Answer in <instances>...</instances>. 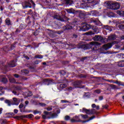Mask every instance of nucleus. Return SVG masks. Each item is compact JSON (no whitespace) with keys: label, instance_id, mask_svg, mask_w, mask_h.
<instances>
[{"label":"nucleus","instance_id":"53","mask_svg":"<svg viewBox=\"0 0 124 124\" xmlns=\"http://www.w3.org/2000/svg\"><path fill=\"white\" fill-rule=\"evenodd\" d=\"M91 15H93V11H91Z\"/></svg>","mask_w":124,"mask_h":124},{"label":"nucleus","instance_id":"38","mask_svg":"<svg viewBox=\"0 0 124 124\" xmlns=\"http://www.w3.org/2000/svg\"><path fill=\"white\" fill-rule=\"evenodd\" d=\"M117 85H119V86H124V84L122 83V82H119L118 83H117Z\"/></svg>","mask_w":124,"mask_h":124},{"label":"nucleus","instance_id":"50","mask_svg":"<svg viewBox=\"0 0 124 124\" xmlns=\"http://www.w3.org/2000/svg\"><path fill=\"white\" fill-rule=\"evenodd\" d=\"M96 109H97V110H98V109H99V106H97L95 107Z\"/></svg>","mask_w":124,"mask_h":124},{"label":"nucleus","instance_id":"30","mask_svg":"<svg viewBox=\"0 0 124 124\" xmlns=\"http://www.w3.org/2000/svg\"><path fill=\"white\" fill-rule=\"evenodd\" d=\"M54 112H56L57 114H60L61 110L59 108H56L55 109Z\"/></svg>","mask_w":124,"mask_h":124},{"label":"nucleus","instance_id":"26","mask_svg":"<svg viewBox=\"0 0 124 124\" xmlns=\"http://www.w3.org/2000/svg\"><path fill=\"white\" fill-rule=\"evenodd\" d=\"M120 30H124V25L121 24L118 26Z\"/></svg>","mask_w":124,"mask_h":124},{"label":"nucleus","instance_id":"54","mask_svg":"<svg viewBox=\"0 0 124 124\" xmlns=\"http://www.w3.org/2000/svg\"><path fill=\"white\" fill-rule=\"evenodd\" d=\"M110 47H108V48H105V47H104V49H105V50H108V49H110Z\"/></svg>","mask_w":124,"mask_h":124},{"label":"nucleus","instance_id":"44","mask_svg":"<svg viewBox=\"0 0 124 124\" xmlns=\"http://www.w3.org/2000/svg\"><path fill=\"white\" fill-rule=\"evenodd\" d=\"M14 113H15V114H17V113H18V110L15 109H14Z\"/></svg>","mask_w":124,"mask_h":124},{"label":"nucleus","instance_id":"5","mask_svg":"<svg viewBox=\"0 0 124 124\" xmlns=\"http://www.w3.org/2000/svg\"><path fill=\"white\" fill-rule=\"evenodd\" d=\"M103 39L102 37L99 35H95L93 38V40L94 41H101Z\"/></svg>","mask_w":124,"mask_h":124},{"label":"nucleus","instance_id":"59","mask_svg":"<svg viewBox=\"0 0 124 124\" xmlns=\"http://www.w3.org/2000/svg\"><path fill=\"white\" fill-rule=\"evenodd\" d=\"M93 30L95 32H96V31H97L96 29H94Z\"/></svg>","mask_w":124,"mask_h":124},{"label":"nucleus","instance_id":"22","mask_svg":"<svg viewBox=\"0 0 124 124\" xmlns=\"http://www.w3.org/2000/svg\"><path fill=\"white\" fill-rule=\"evenodd\" d=\"M67 85L66 84H60V87L61 88V89H64V88H66Z\"/></svg>","mask_w":124,"mask_h":124},{"label":"nucleus","instance_id":"35","mask_svg":"<svg viewBox=\"0 0 124 124\" xmlns=\"http://www.w3.org/2000/svg\"><path fill=\"white\" fill-rule=\"evenodd\" d=\"M79 47H88V45L82 44L81 45H79Z\"/></svg>","mask_w":124,"mask_h":124},{"label":"nucleus","instance_id":"25","mask_svg":"<svg viewBox=\"0 0 124 124\" xmlns=\"http://www.w3.org/2000/svg\"><path fill=\"white\" fill-rule=\"evenodd\" d=\"M66 4H71L72 0H65Z\"/></svg>","mask_w":124,"mask_h":124},{"label":"nucleus","instance_id":"34","mask_svg":"<svg viewBox=\"0 0 124 124\" xmlns=\"http://www.w3.org/2000/svg\"><path fill=\"white\" fill-rule=\"evenodd\" d=\"M31 95H32V93L29 92L27 93V96H31Z\"/></svg>","mask_w":124,"mask_h":124},{"label":"nucleus","instance_id":"51","mask_svg":"<svg viewBox=\"0 0 124 124\" xmlns=\"http://www.w3.org/2000/svg\"><path fill=\"white\" fill-rule=\"evenodd\" d=\"M35 119H36L37 120H39V119H40V117H35Z\"/></svg>","mask_w":124,"mask_h":124},{"label":"nucleus","instance_id":"9","mask_svg":"<svg viewBox=\"0 0 124 124\" xmlns=\"http://www.w3.org/2000/svg\"><path fill=\"white\" fill-rule=\"evenodd\" d=\"M9 66L10 67H15L16 66V61H12L11 63L9 64Z\"/></svg>","mask_w":124,"mask_h":124},{"label":"nucleus","instance_id":"17","mask_svg":"<svg viewBox=\"0 0 124 124\" xmlns=\"http://www.w3.org/2000/svg\"><path fill=\"white\" fill-rule=\"evenodd\" d=\"M108 40H114V39H115V35H112L111 36H108Z\"/></svg>","mask_w":124,"mask_h":124},{"label":"nucleus","instance_id":"7","mask_svg":"<svg viewBox=\"0 0 124 124\" xmlns=\"http://www.w3.org/2000/svg\"><path fill=\"white\" fill-rule=\"evenodd\" d=\"M117 42L115 41L104 45L103 47H112L114 44H116Z\"/></svg>","mask_w":124,"mask_h":124},{"label":"nucleus","instance_id":"61","mask_svg":"<svg viewBox=\"0 0 124 124\" xmlns=\"http://www.w3.org/2000/svg\"><path fill=\"white\" fill-rule=\"evenodd\" d=\"M118 82H119V81H116V82H114V83H115V84H118Z\"/></svg>","mask_w":124,"mask_h":124},{"label":"nucleus","instance_id":"55","mask_svg":"<svg viewBox=\"0 0 124 124\" xmlns=\"http://www.w3.org/2000/svg\"><path fill=\"white\" fill-rule=\"evenodd\" d=\"M6 2H9L10 1V0H5Z\"/></svg>","mask_w":124,"mask_h":124},{"label":"nucleus","instance_id":"27","mask_svg":"<svg viewBox=\"0 0 124 124\" xmlns=\"http://www.w3.org/2000/svg\"><path fill=\"white\" fill-rule=\"evenodd\" d=\"M35 58L36 59H42V58H43V56L39 55H37L35 56Z\"/></svg>","mask_w":124,"mask_h":124},{"label":"nucleus","instance_id":"57","mask_svg":"<svg viewBox=\"0 0 124 124\" xmlns=\"http://www.w3.org/2000/svg\"><path fill=\"white\" fill-rule=\"evenodd\" d=\"M45 82H48V81H49V80H48V79H45Z\"/></svg>","mask_w":124,"mask_h":124},{"label":"nucleus","instance_id":"18","mask_svg":"<svg viewBox=\"0 0 124 124\" xmlns=\"http://www.w3.org/2000/svg\"><path fill=\"white\" fill-rule=\"evenodd\" d=\"M65 29L67 31H68L69 30H72V29H73V28L72 27V26L68 25V26H65Z\"/></svg>","mask_w":124,"mask_h":124},{"label":"nucleus","instance_id":"15","mask_svg":"<svg viewBox=\"0 0 124 124\" xmlns=\"http://www.w3.org/2000/svg\"><path fill=\"white\" fill-rule=\"evenodd\" d=\"M5 22L8 26L11 25V21H10V19L9 18H7L5 20Z\"/></svg>","mask_w":124,"mask_h":124},{"label":"nucleus","instance_id":"14","mask_svg":"<svg viewBox=\"0 0 124 124\" xmlns=\"http://www.w3.org/2000/svg\"><path fill=\"white\" fill-rule=\"evenodd\" d=\"M5 103L8 105V106H11V100H5Z\"/></svg>","mask_w":124,"mask_h":124},{"label":"nucleus","instance_id":"3","mask_svg":"<svg viewBox=\"0 0 124 124\" xmlns=\"http://www.w3.org/2000/svg\"><path fill=\"white\" fill-rule=\"evenodd\" d=\"M80 112H82V113H86L88 115L95 114V110L94 109H92L91 110L87 109L85 108H83L82 109H80Z\"/></svg>","mask_w":124,"mask_h":124},{"label":"nucleus","instance_id":"2","mask_svg":"<svg viewBox=\"0 0 124 124\" xmlns=\"http://www.w3.org/2000/svg\"><path fill=\"white\" fill-rule=\"evenodd\" d=\"M31 5L35 6V4L32 0H29L22 3L23 8H31Z\"/></svg>","mask_w":124,"mask_h":124},{"label":"nucleus","instance_id":"39","mask_svg":"<svg viewBox=\"0 0 124 124\" xmlns=\"http://www.w3.org/2000/svg\"><path fill=\"white\" fill-rule=\"evenodd\" d=\"M40 105L41 106H43L44 107L46 106V104H45V103H40Z\"/></svg>","mask_w":124,"mask_h":124},{"label":"nucleus","instance_id":"10","mask_svg":"<svg viewBox=\"0 0 124 124\" xmlns=\"http://www.w3.org/2000/svg\"><path fill=\"white\" fill-rule=\"evenodd\" d=\"M53 18L54 19H57V20H60L61 21H62V22H64V19H62V17L60 16L55 15L54 16Z\"/></svg>","mask_w":124,"mask_h":124},{"label":"nucleus","instance_id":"20","mask_svg":"<svg viewBox=\"0 0 124 124\" xmlns=\"http://www.w3.org/2000/svg\"><path fill=\"white\" fill-rule=\"evenodd\" d=\"M117 13L118 14V15H122V14H123V16H124V11H117Z\"/></svg>","mask_w":124,"mask_h":124},{"label":"nucleus","instance_id":"58","mask_svg":"<svg viewBox=\"0 0 124 124\" xmlns=\"http://www.w3.org/2000/svg\"><path fill=\"white\" fill-rule=\"evenodd\" d=\"M122 51H124V47H122L121 48Z\"/></svg>","mask_w":124,"mask_h":124},{"label":"nucleus","instance_id":"12","mask_svg":"<svg viewBox=\"0 0 124 124\" xmlns=\"http://www.w3.org/2000/svg\"><path fill=\"white\" fill-rule=\"evenodd\" d=\"M94 118H95V116H93L91 117L89 120H85V121H81V122L83 124H84V123H88V122H90V121H92V120H93V119H94Z\"/></svg>","mask_w":124,"mask_h":124},{"label":"nucleus","instance_id":"16","mask_svg":"<svg viewBox=\"0 0 124 124\" xmlns=\"http://www.w3.org/2000/svg\"><path fill=\"white\" fill-rule=\"evenodd\" d=\"M119 66H120L121 67H124V61H120L119 62Z\"/></svg>","mask_w":124,"mask_h":124},{"label":"nucleus","instance_id":"31","mask_svg":"<svg viewBox=\"0 0 124 124\" xmlns=\"http://www.w3.org/2000/svg\"><path fill=\"white\" fill-rule=\"evenodd\" d=\"M46 109L47 111H52V110L53 109V108H52V107H48L46 108Z\"/></svg>","mask_w":124,"mask_h":124},{"label":"nucleus","instance_id":"1","mask_svg":"<svg viewBox=\"0 0 124 124\" xmlns=\"http://www.w3.org/2000/svg\"><path fill=\"white\" fill-rule=\"evenodd\" d=\"M108 8L112 9L113 10H117L120 8V4L118 2H114L113 1H108L105 3Z\"/></svg>","mask_w":124,"mask_h":124},{"label":"nucleus","instance_id":"41","mask_svg":"<svg viewBox=\"0 0 124 124\" xmlns=\"http://www.w3.org/2000/svg\"><path fill=\"white\" fill-rule=\"evenodd\" d=\"M60 73L61 74H62V75H64V74H65V72H64V71H62Z\"/></svg>","mask_w":124,"mask_h":124},{"label":"nucleus","instance_id":"37","mask_svg":"<svg viewBox=\"0 0 124 124\" xmlns=\"http://www.w3.org/2000/svg\"><path fill=\"white\" fill-rule=\"evenodd\" d=\"M13 93H14L15 95H19V93H17L16 91H13Z\"/></svg>","mask_w":124,"mask_h":124},{"label":"nucleus","instance_id":"49","mask_svg":"<svg viewBox=\"0 0 124 124\" xmlns=\"http://www.w3.org/2000/svg\"><path fill=\"white\" fill-rule=\"evenodd\" d=\"M1 113H2V108H0V114H1Z\"/></svg>","mask_w":124,"mask_h":124},{"label":"nucleus","instance_id":"43","mask_svg":"<svg viewBox=\"0 0 124 124\" xmlns=\"http://www.w3.org/2000/svg\"><path fill=\"white\" fill-rule=\"evenodd\" d=\"M84 2H89V1H91V0H83Z\"/></svg>","mask_w":124,"mask_h":124},{"label":"nucleus","instance_id":"29","mask_svg":"<svg viewBox=\"0 0 124 124\" xmlns=\"http://www.w3.org/2000/svg\"><path fill=\"white\" fill-rule=\"evenodd\" d=\"M2 82H3V83H7V79L5 78H3L2 79Z\"/></svg>","mask_w":124,"mask_h":124},{"label":"nucleus","instance_id":"56","mask_svg":"<svg viewBox=\"0 0 124 124\" xmlns=\"http://www.w3.org/2000/svg\"><path fill=\"white\" fill-rule=\"evenodd\" d=\"M61 102L62 103H64V100H61Z\"/></svg>","mask_w":124,"mask_h":124},{"label":"nucleus","instance_id":"32","mask_svg":"<svg viewBox=\"0 0 124 124\" xmlns=\"http://www.w3.org/2000/svg\"><path fill=\"white\" fill-rule=\"evenodd\" d=\"M27 116L30 119H31V118H33V115H32V114L27 115Z\"/></svg>","mask_w":124,"mask_h":124},{"label":"nucleus","instance_id":"8","mask_svg":"<svg viewBox=\"0 0 124 124\" xmlns=\"http://www.w3.org/2000/svg\"><path fill=\"white\" fill-rule=\"evenodd\" d=\"M89 44L92 46H99L101 45L100 43L97 42H91L89 43Z\"/></svg>","mask_w":124,"mask_h":124},{"label":"nucleus","instance_id":"19","mask_svg":"<svg viewBox=\"0 0 124 124\" xmlns=\"http://www.w3.org/2000/svg\"><path fill=\"white\" fill-rule=\"evenodd\" d=\"M9 79L11 83H15L16 82V81L15 80V79L13 78H9Z\"/></svg>","mask_w":124,"mask_h":124},{"label":"nucleus","instance_id":"40","mask_svg":"<svg viewBox=\"0 0 124 124\" xmlns=\"http://www.w3.org/2000/svg\"><path fill=\"white\" fill-rule=\"evenodd\" d=\"M95 93H100V90H95Z\"/></svg>","mask_w":124,"mask_h":124},{"label":"nucleus","instance_id":"6","mask_svg":"<svg viewBox=\"0 0 124 124\" xmlns=\"http://www.w3.org/2000/svg\"><path fill=\"white\" fill-rule=\"evenodd\" d=\"M13 105H19V104L20 103L19 99H18L15 97H14L13 98Z\"/></svg>","mask_w":124,"mask_h":124},{"label":"nucleus","instance_id":"63","mask_svg":"<svg viewBox=\"0 0 124 124\" xmlns=\"http://www.w3.org/2000/svg\"><path fill=\"white\" fill-rule=\"evenodd\" d=\"M1 24V19H0V25Z\"/></svg>","mask_w":124,"mask_h":124},{"label":"nucleus","instance_id":"21","mask_svg":"<svg viewBox=\"0 0 124 124\" xmlns=\"http://www.w3.org/2000/svg\"><path fill=\"white\" fill-rule=\"evenodd\" d=\"M68 13H74V10L73 9H69L67 10Z\"/></svg>","mask_w":124,"mask_h":124},{"label":"nucleus","instance_id":"62","mask_svg":"<svg viewBox=\"0 0 124 124\" xmlns=\"http://www.w3.org/2000/svg\"><path fill=\"white\" fill-rule=\"evenodd\" d=\"M34 114H38V112H34Z\"/></svg>","mask_w":124,"mask_h":124},{"label":"nucleus","instance_id":"45","mask_svg":"<svg viewBox=\"0 0 124 124\" xmlns=\"http://www.w3.org/2000/svg\"><path fill=\"white\" fill-rule=\"evenodd\" d=\"M103 99V97L102 96H100L99 97V100H102Z\"/></svg>","mask_w":124,"mask_h":124},{"label":"nucleus","instance_id":"33","mask_svg":"<svg viewBox=\"0 0 124 124\" xmlns=\"http://www.w3.org/2000/svg\"><path fill=\"white\" fill-rule=\"evenodd\" d=\"M65 121H69V120H70V117L69 116H66L65 117Z\"/></svg>","mask_w":124,"mask_h":124},{"label":"nucleus","instance_id":"47","mask_svg":"<svg viewBox=\"0 0 124 124\" xmlns=\"http://www.w3.org/2000/svg\"><path fill=\"white\" fill-rule=\"evenodd\" d=\"M25 104L27 106L29 104V101H26L25 102Z\"/></svg>","mask_w":124,"mask_h":124},{"label":"nucleus","instance_id":"42","mask_svg":"<svg viewBox=\"0 0 124 124\" xmlns=\"http://www.w3.org/2000/svg\"><path fill=\"white\" fill-rule=\"evenodd\" d=\"M92 108H95L96 107V105H95L94 104H93L92 105Z\"/></svg>","mask_w":124,"mask_h":124},{"label":"nucleus","instance_id":"36","mask_svg":"<svg viewBox=\"0 0 124 124\" xmlns=\"http://www.w3.org/2000/svg\"><path fill=\"white\" fill-rule=\"evenodd\" d=\"M24 107V105L23 104H20L19 106V108L22 109Z\"/></svg>","mask_w":124,"mask_h":124},{"label":"nucleus","instance_id":"48","mask_svg":"<svg viewBox=\"0 0 124 124\" xmlns=\"http://www.w3.org/2000/svg\"><path fill=\"white\" fill-rule=\"evenodd\" d=\"M72 90H73V88L71 87H70L68 88L69 91H72Z\"/></svg>","mask_w":124,"mask_h":124},{"label":"nucleus","instance_id":"24","mask_svg":"<svg viewBox=\"0 0 124 124\" xmlns=\"http://www.w3.org/2000/svg\"><path fill=\"white\" fill-rule=\"evenodd\" d=\"M81 116L84 120H86V119H88L89 118V116H88V115H83L81 114Z\"/></svg>","mask_w":124,"mask_h":124},{"label":"nucleus","instance_id":"4","mask_svg":"<svg viewBox=\"0 0 124 124\" xmlns=\"http://www.w3.org/2000/svg\"><path fill=\"white\" fill-rule=\"evenodd\" d=\"M92 25L89 24H85L82 26L81 28L80 29L79 31H88L90 29L92 28Z\"/></svg>","mask_w":124,"mask_h":124},{"label":"nucleus","instance_id":"46","mask_svg":"<svg viewBox=\"0 0 124 124\" xmlns=\"http://www.w3.org/2000/svg\"><path fill=\"white\" fill-rule=\"evenodd\" d=\"M14 77L16 78H18V77H19V76L17 74H15L14 75Z\"/></svg>","mask_w":124,"mask_h":124},{"label":"nucleus","instance_id":"52","mask_svg":"<svg viewBox=\"0 0 124 124\" xmlns=\"http://www.w3.org/2000/svg\"><path fill=\"white\" fill-rule=\"evenodd\" d=\"M24 58H25V59L27 60H29L30 59L28 56H25Z\"/></svg>","mask_w":124,"mask_h":124},{"label":"nucleus","instance_id":"23","mask_svg":"<svg viewBox=\"0 0 124 124\" xmlns=\"http://www.w3.org/2000/svg\"><path fill=\"white\" fill-rule=\"evenodd\" d=\"M22 74H28L29 73V70H22L21 71Z\"/></svg>","mask_w":124,"mask_h":124},{"label":"nucleus","instance_id":"13","mask_svg":"<svg viewBox=\"0 0 124 124\" xmlns=\"http://www.w3.org/2000/svg\"><path fill=\"white\" fill-rule=\"evenodd\" d=\"M78 119H79V117L76 116L75 117H73V118L71 120V122L72 123L77 122V120H78Z\"/></svg>","mask_w":124,"mask_h":124},{"label":"nucleus","instance_id":"64","mask_svg":"<svg viewBox=\"0 0 124 124\" xmlns=\"http://www.w3.org/2000/svg\"><path fill=\"white\" fill-rule=\"evenodd\" d=\"M0 90L1 91V90H2V87H0Z\"/></svg>","mask_w":124,"mask_h":124},{"label":"nucleus","instance_id":"28","mask_svg":"<svg viewBox=\"0 0 124 124\" xmlns=\"http://www.w3.org/2000/svg\"><path fill=\"white\" fill-rule=\"evenodd\" d=\"M86 34H88V35H93L94 34V33L93 32V31H90L87 32Z\"/></svg>","mask_w":124,"mask_h":124},{"label":"nucleus","instance_id":"60","mask_svg":"<svg viewBox=\"0 0 124 124\" xmlns=\"http://www.w3.org/2000/svg\"><path fill=\"white\" fill-rule=\"evenodd\" d=\"M3 98H0V100H1L2 101V100H3Z\"/></svg>","mask_w":124,"mask_h":124},{"label":"nucleus","instance_id":"11","mask_svg":"<svg viewBox=\"0 0 124 124\" xmlns=\"http://www.w3.org/2000/svg\"><path fill=\"white\" fill-rule=\"evenodd\" d=\"M45 115H43V118L45 120V119H47V117L46 115H51V112H49L48 111H45L44 112Z\"/></svg>","mask_w":124,"mask_h":124}]
</instances>
